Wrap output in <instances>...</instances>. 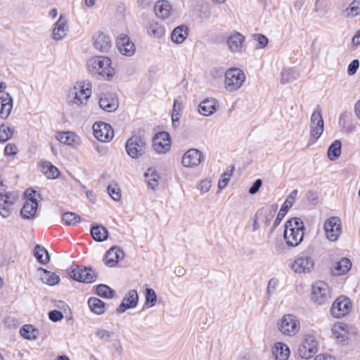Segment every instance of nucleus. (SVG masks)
<instances>
[{"label": "nucleus", "mask_w": 360, "mask_h": 360, "mask_svg": "<svg viewBox=\"0 0 360 360\" xmlns=\"http://www.w3.org/2000/svg\"><path fill=\"white\" fill-rule=\"evenodd\" d=\"M91 94V85L89 83L77 82L68 91V102L73 108H82L86 106Z\"/></svg>", "instance_id": "obj_1"}, {"label": "nucleus", "mask_w": 360, "mask_h": 360, "mask_svg": "<svg viewBox=\"0 0 360 360\" xmlns=\"http://www.w3.org/2000/svg\"><path fill=\"white\" fill-rule=\"evenodd\" d=\"M304 225L301 219L297 217L288 220L285 224L283 237L289 247H297L303 240Z\"/></svg>", "instance_id": "obj_2"}, {"label": "nucleus", "mask_w": 360, "mask_h": 360, "mask_svg": "<svg viewBox=\"0 0 360 360\" xmlns=\"http://www.w3.org/2000/svg\"><path fill=\"white\" fill-rule=\"evenodd\" d=\"M88 66L91 72L104 77H111L115 74V70L111 67V60L106 56H95L91 58Z\"/></svg>", "instance_id": "obj_3"}, {"label": "nucleus", "mask_w": 360, "mask_h": 360, "mask_svg": "<svg viewBox=\"0 0 360 360\" xmlns=\"http://www.w3.org/2000/svg\"><path fill=\"white\" fill-rule=\"evenodd\" d=\"M245 80L244 72L237 68H229L226 71L224 86L230 92L238 90Z\"/></svg>", "instance_id": "obj_4"}, {"label": "nucleus", "mask_w": 360, "mask_h": 360, "mask_svg": "<svg viewBox=\"0 0 360 360\" xmlns=\"http://www.w3.org/2000/svg\"><path fill=\"white\" fill-rule=\"evenodd\" d=\"M146 146V142L143 137L133 136L127 141L125 148L129 156L138 159L145 154Z\"/></svg>", "instance_id": "obj_5"}, {"label": "nucleus", "mask_w": 360, "mask_h": 360, "mask_svg": "<svg viewBox=\"0 0 360 360\" xmlns=\"http://www.w3.org/2000/svg\"><path fill=\"white\" fill-rule=\"evenodd\" d=\"M278 328L283 335L292 337L300 331V323L295 316L285 314L278 323Z\"/></svg>", "instance_id": "obj_6"}, {"label": "nucleus", "mask_w": 360, "mask_h": 360, "mask_svg": "<svg viewBox=\"0 0 360 360\" xmlns=\"http://www.w3.org/2000/svg\"><path fill=\"white\" fill-rule=\"evenodd\" d=\"M70 276L79 282L91 283L96 281L98 273L91 267L76 266L69 273Z\"/></svg>", "instance_id": "obj_7"}, {"label": "nucleus", "mask_w": 360, "mask_h": 360, "mask_svg": "<svg viewBox=\"0 0 360 360\" xmlns=\"http://www.w3.org/2000/svg\"><path fill=\"white\" fill-rule=\"evenodd\" d=\"M352 302L345 296H340L330 307V314L335 319H340L349 314L352 310Z\"/></svg>", "instance_id": "obj_8"}, {"label": "nucleus", "mask_w": 360, "mask_h": 360, "mask_svg": "<svg viewBox=\"0 0 360 360\" xmlns=\"http://www.w3.org/2000/svg\"><path fill=\"white\" fill-rule=\"evenodd\" d=\"M330 290L327 283L317 281L312 285L311 300L319 305L324 304L330 298Z\"/></svg>", "instance_id": "obj_9"}, {"label": "nucleus", "mask_w": 360, "mask_h": 360, "mask_svg": "<svg viewBox=\"0 0 360 360\" xmlns=\"http://www.w3.org/2000/svg\"><path fill=\"white\" fill-rule=\"evenodd\" d=\"M314 266L315 261L311 256L302 254L294 260L291 269L296 274H305L311 273Z\"/></svg>", "instance_id": "obj_10"}, {"label": "nucleus", "mask_w": 360, "mask_h": 360, "mask_svg": "<svg viewBox=\"0 0 360 360\" xmlns=\"http://www.w3.org/2000/svg\"><path fill=\"white\" fill-rule=\"evenodd\" d=\"M318 351V344L315 338L311 335H307L303 342L299 346L298 354L302 359H309Z\"/></svg>", "instance_id": "obj_11"}, {"label": "nucleus", "mask_w": 360, "mask_h": 360, "mask_svg": "<svg viewBox=\"0 0 360 360\" xmlns=\"http://www.w3.org/2000/svg\"><path fill=\"white\" fill-rule=\"evenodd\" d=\"M324 230L329 240L336 241L342 233L340 219L337 217H330L324 223Z\"/></svg>", "instance_id": "obj_12"}, {"label": "nucleus", "mask_w": 360, "mask_h": 360, "mask_svg": "<svg viewBox=\"0 0 360 360\" xmlns=\"http://www.w3.org/2000/svg\"><path fill=\"white\" fill-rule=\"evenodd\" d=\"M310 136L314 141L320 138L323 132L324 123L320 110H314L310 120Z\"/></svg>", "instance_id": "obj_13"}, {"label": "nucleus", "mask_w": 360, "mask_h": 360, "mask_svg": "<svg viewBox=\"0 0 360 360\" xmlns=\"http://www.w3.org/2000/svg\"><path fill=\"white\" fill-rule=\"evenodd\" d=\"M153 148L158 153H165L171 148L169 134L166 131H160L153 138Z\"/></svg>", "instance_id": "obj_14"}, {"label": "nucleus", "mask_w": 360, "mask_h": 360, "mask_svg": "<svg viewBox=\"0 0 360 360\" xmlns=\"http://www.w3.org/2000/svg\"><path fill=\"white\" fill-rule=\"evenodd\" d=\"M94 135L102 142H107L111 140L114 136V131L109 124L100 122L93 125Z\"/></svg>", "instance_id": "obj_15"}, {"label": "nucleus", "mask_w": 360, "mask_h": 360, "mask_svg": "<svg viewBox=\"0 0 360 360\" xmlns=\"http://www.w3.org/2000/svg\"><path fill=\"white\" fill-rule=\"evenodd\" d=\"M117 47L120 53L126 56H131L134 54L136 47L130 38L124 34H121L117 39Z\"/></svg>", "instance_id": "obj_16"}, {"label": "nucleus", "mask_w": 360, "mask_h": 360, "mask_svg": "<svg viewBox=\"0 0 360 360\" xmlns=\"http://www.w3.org/2000/svg\"><path fill=\"white\" fill-rule=\"evenodd\" d=\"M93 45L96 49L106 53L112 47V40L106 33L100 32L94 35Z\"/></svg>", "instance_id": "obj_17"}, {"label": "nucleus", "mask_w": 360, "mask_h": 360, "mask_svg": "<svg viewBox=\"0 0 360 360\" xmlns=\"http://www.w3.org/2000/svg\"><path fill=\"white\" fill-rule=\"evenodd\" d=\"M203 158L202 153L195 148L187 150L182 158V165L186 167L198 166Z\"/></svg>", "instance_id": "obj_18"}, {"label": "nucleus", "mask_w": 360, "mask_h": 360, "mask_svg": "<svg viewBox=\"0 0 360 360\" xmlns=\"http://www.w3.org/2000/svg\"><path fill=\"white\" fill-rule=\"evenodd\" d=\"M139 300V295L136 290H130L124 297L122 302L117 308V313H124L127 309L136 307Z\"/></svg>", "instance_id": "obj_19"}, {"label": "nucleus", "mask_w": 360, "mask_h": 360, "mask_svg": "<svg viewBox=\"0 0 360 360\" xmlns=\"http://www.w3.org/2000/svg\"><path fill=\"white\" fill-rule=\"evenodd\" d=\"M297 194V190L295 189L288 195L285 201L283 204L274 221V227L277 226L281 223L288 210L292 206L293 203L295 201Z\"/></svg>", "instance_id": "obj_20"}, {"label": "nucleus", "mask_w": 360, "mask_h": 360, "mask_svg": "<svg viewBox=\"0 0 360 360\" xmlns=\"http://www.w3.org/2000/svg\"><path fill=\"white\" fill-rule=\"evenodd\" d=\"M244 36L240 32H236L227 39L229 49L232 53H240L244 47Z\"/></svg>", "instance_id": "obj_21"}, {"label": "nucleus", "mask_w": 360, "mask_h": 360, "mask_svg": "<svg viewBox=\"0 0 360 360\" xmlns=\"http://www.w3.org/2000/svg\"><path fill=\"white\" fill-rule=\"evenodd\" d=\"M99 106L103 110L112 112L117 109L119 101L117 98L112 94H104L100 98Z\"/></svg>", "instance_id": "obj_22"}, {"label": "nucleus", "mask_w": 360, "mask_h": 360, "mask_svg": "<svg viewBox=\"0 0 360 360\" xmlns=\"http://www.w3.org/2000/svg\"><path fill=\"white\" fill-rule=\"evenodd\" d=\"M124 257V252L118 247L111 248L105 255V263L108 266H115Z\"/></svg>", "instance_id": "obj_23"}, {"label": "nucleus", "mask_w": 360, "mask_h": 360, "mask_svg": "<svg viewBox=\"0 0 360 360\" xmlns=\"http://www.w3.org/2000/svg\"><path fill=\"white\" fill-rule=\"evenodd\" d=\"M56 138L60 143L75 148L80 145L79 137L72 131L58 132L57 133Z\"/></svg>", "instance_id": "obj_24"}, {"label": "nucleus", "mask_w": 360, "mask_h": 360, "mask_svg": "<svg viewBox=\"0 0 360 360\" xmlns=\"http://www.w3.org/2000/svg\"><path fill=\"white\" fill-rule=\"evenodd\" d=\"M54 25L52 32L53 39L56 41L63 39L66 36L68 30L67 20L65 16L60 15L59 19Z\"/></svg>", "instance_id": "obj_25"}, {"label": "nucleus", "mask_w": 360, "mask_h": 360, "mask_svg": "<svg viewBox=\"0 0 360 360\" xmlns=\"http://www.w3.org/2000/svg\"><path fill=\"white\" fill-rule=\"evenodd\" d=\"M154 11L159 18L166 19L171 15L172 5L167 0H159L155 4Z\"/></svg>", "instance_id": "obj_26"}, {"label": "nucleus", "mask_w": 360, "mask_h": 360, "mask_svg": "<svg viewBox=\"0 0 360 360\" xmlns=\"http://www.w3.org/2000/svg\"><path fill=\"white\" fill-rule=\"evenodd\" d=\"M38 207L37 200H26L23 207L21 209L20 214L22 218L27 219H33Z\"/></svg>", "instance_id": "obj_27"}, {"label": "nucleus", "mask_w": 360, "mask_h": 360, "mask_svg": "<svg viewBox=\"0 0 360 360\" xmlns=\"http://www.w3.org/2000/svg\"><path fill=\"white\" fill-rule=\"evenodd\" d=\"M0 100L1 104L0 117L6 119L10 115L13 108V98L8 93H6L1 96Z\"/></svg>", "instance_id": "obj_28"}, {"label": "nucleus", "mask_w": 360, "mask_h": 360, "mask_svg": "<svg viewBox=\"0 0 360 360\" xmlns=\"http://www.w3.org/2000/svg\"><path fill=\"white\" fill-rule=\"evenodd\" d=\"M38 272L39 274L40 280L46 285H54L60 281L59 276L53 272H51L43 268H39Z\"/></svg>", "instance_id": "obj_29"}, {"label": "nucleus", "mask_w": 360, "mask_h": 360, "mask_svg": "<svg viewBox=\"0 0 360 360\" xmlns=\"http://www.w3.org/2000/svg\"><path fill=\"white\" fill-rule=\"evenodd\" d=\"M276 360H288L290 356L289 347L283 342H276L272 351Z\"/></svg>", "instance_id": "obj_30"}, {"label": "nucleus", "mask_w": 360, "mask_h": 360, "mask_svg": "<svg viewBox=\"0 0 360 360\" xmlns=\"http://www.w3.org/2000/svg\"><path fill=\"white\" fill-rule=\"evenodd\" d=\"M216 102L214 99H205L198 107V112L204 116L212 115L216 111Z\"/></svg>", "instance_id": "obj_31"}, {"label": "nucleus", "mask_w": 360, "mask_h": 360, "mask_svg": "<svg viewBox=\"0 0 360 360\" xmlns=\"http://www.w3.org/2000/svg\"><path fill=\"white\" fill-rule=\"evenodd\" d=\"M148 34L155 38H161L165 35V27L155 21H151L147 26Z\"/></svg>", "instance_id": "obj_32"}, {"label": "nucleus", "mask_w": 360, "mask_h": 360, "mask_svg": "<svg viewBox=\"0 0 360 360\" xmlns=\"http://www.w3.org/2000/svg\"><path fill=\"white\" fill-rule=\"evenodd\" d=\"M352 267V262L348 258H342L340 262H336L335 266L332 269V272L335 276H340L348 272Z\"/></svg>", "instance_id": "obj_33"}, {"label": "nucleus", "mask_w": 360, "mask_h": 360, "mask_svg": "<svg viewBox=\"0 0 360 360\" xmlns=\"http://www.w3.org/2000/svg\"><path fill=\"white\" fill-rule=\"evenodd\" d=\"M92 238L98 242H102L108 238V232L105 227L102 225L96 224L92 226L91 229Z\"/></svg>", "instance_id": "obj_34"}, {"label": "nucleus", "mask_w": 360, "mask_h": 360, "mask_svg": "<svg viewBox=\"0 0 360 360\" xmlns=\"http://www.w3.org/2000/svg\"><path fill=\"white\" fill-rule=\"evenodd\" d=\"M188 28L186 26L181 25L176 27L172 32L171 39L176 44L182 43L188 37Z\"/></svg>", "instance_id": "obj_35"}, {"label": "nucleus", "mask_w": 360, "mask_h": 360, "mask_svg": "<svg viewBox=\"0 0 360 360\" xmlns=\"http://www.w3.org/2000/svg\"><path fill=\"white\" fill-rule=\"evenodd\" d=\"M88 305L92 312L101 315L106 311L105 304L97 297H90L88 300Z\"/></svg>", "instance_id": "obj_36"}, {"label": "nucleus", "mask_w": 360, "mask_h": 360, "mask_svg": "<svg viewBox=\"0 0 360 360\" xmlns=\"http://www.w3.org/2000/svg\"><path fill=\"white\" fill-rule=\"evenodd\" d=\"M183 111V105L181 102L175 100L173 105L172 120L174 128H178L179 126V120Z\"/></svg>", "instance_id": "obj_37"}, {"label": "nucleus", "mask_w": 360, "mask_h": 360, "mask_svg": "<svg viewBox=\"0 0 360 360\" xmlns=\"http://www.w3.org/2000/svg\"><path fill=\"white\" fill-rule=\"evenodd\" d=\"M41 168L43 173L49 179H56L60 175L58 168L49 161L42 162Z\"/></svg>", "instance_id": "obj_38"}, {"label": "nucleus", "mask_w": 360, "mask_h": 360, "mask_svg": "<svg viewBox=\"0 0 360 360\" xmlns=\"http://www.w3.org/2000/svg\"><path fill=\"white\" fill-rule=\"evenodd\" d=\"M342 143L340 140L334 141L328 149V158L330 160H337L341 155Z\"/></svg>", "instance_id": "obj_39"}, {"label": "nucleus", "mask_w": 360, "mask_h": 360, "mask_svg": "<svg viewBox=\"0 0 360 360\" xmlns=\"http://www.w3.org/2000/svg\"><path fill=\"white\" fill-rule=\"evenodd\" d=\"M34 253L37 260L42 264H47L50 260L47 250L39 245L35 246Z\"/></svg>", "instance_id": "obj_40"}, {"label": "nucleus", "mask_w": 360, "mask_h": 360, "mask_svg": "<svg viewBox=\"0 0 360 360\" xmlns=\"http://www.w3.org/2000/svg\"><path fill=\"white\" fill-rule=\"evenodd\" d=\"M20 333L27 340H35L37 339L39 332L32 325L27 324L22 326L20 330Z\"/></svg>", "instance_id": "obj_41"}, {"label": "nucleus", "mask_w": 360, "mask_h": 360, "mask_svg": "<svg viewBox=\"0 0 360 360\" xmlns=\"http://www.w3.org/2000/svg\"><path fill=\"white\" fill-rule=\"evenodd\" d=\"M81 220L80 217L75 212H65L62 216V221L67 226H75Z\"/></svg>", "instance_id": "obj_42"}, {"label": "nucleus", "mask_w": 360, "mask_h": 360, "mask_svg": "<svg viewBox=\"0 0 360 360\" xmlns=\"http://www.w3.org/2000/svg\"><path fill=\"white\" fill-rule=\"evenodd\" d=\"M346 16L354 18L360 15V0H354L345 9Z\"/></svg>", "instance_id": "obj_43"}, {"label": "nucleus", "mask_w": 360, "mask_h": 360, "mask_svg": "<svg viewBox=\"0 0 360 360\" xmlns=\"http://www.w3.org/2000/svg\"><path fill=\"white\" fill-rule=\"evenodd\" d=\"M115 291L104 284H100L96 286V294L103 298H112L114 295Z\"/></svg>", "instance_id": "obj_44"}, {"label": "nucleus", "mask_w": 360, "mask_h": 360, "mask_svg": "<svg viewBox=\"0 0 360 360\" xmlns=\"http://www.w3.org/2000/svg\"><path fill=\"white\" fill-rule=\"evenodd\" d=\"M234 169V166H230L227 170L221 174V179L218 182L219 189H224L227 186Z\"/></svg>", "instance_id": "obj_45"}, {"label": "nucleus", "mask_w": 360, "mask_h": 360, "mask_svg": "<svg viewBox=\"0 0 360 360\" xmlns=\"http://www.w3.org/2000/svg\"><path fill=\"white\" fill-rule=\"evenodd\" d=\"M156 302L157 295L155 290L152 288H146L145 307L147 308L153 307L155 306Z\"/></svg>", "instance_id": "obj_46"}, {"label": "nucleus", "mask_w": 360, "mask_h": 360, "mask_svg": "<svg viewBox=\"0 0 360 360\" xmlns=\"http://www.w3.org/2000/svg\"><path fill=\"white\" fill-rule=\"evenodd\" d=\"M198 16L200 19H208L210 17L211 12L207 4H201L196 6Z\"/></svg>", "instance_id": "obj_47"}, {"label": "nucleus", "mask_w": 360, "mask_h": 360, "mask_svg": "<svg viewBox=\"0 0 360 360\" xmlns=\"http://www.w3.org/2000/svg\"><path fill=\"white\" fill-rule=\"evenodd\" d=\"M14 132V128L11 127H5L2 124L0 127V141L6 142L11 138Z\"/></svg>", "instance_id": "obj_48"}, {"label": "nucleus", "mask_w": 360, "mask_h": 360, "mask_svg": "<svg viewBox=\"0 0 360 360\" xmlns=\"http://www.w3.org/2000/svg\"><path fill=\"white\" fill-rule=\"evenodd\" d=\"M345 327L346 325L342 324H337L334 325L333 327L332 331L333 334L335 336L337 339H339L340 340H345Z\"/></svg>", "instance_id": "obj_49"}, {"label": "nucleus", "mask_w": 360, "mask_h": 360, "mask_svg": "<svg viewBox=\"0 0 360 360\" xmlns=\"http://www.w3.org/2000/svg\"><path fill=\"white\" fill-rule=\"evenodd\" d=\"M108 194L115 201H120L122 197L121 191L117 184L109 185L108 186Z\"/></svg>", "instance_id": "obj_50"}, {"label": "nucleus", "mask_w": 360, "mask_h": 360, "mask_svg": "<svg viewBox=\"0 0 360 360\" xmlns=\"http://www.w3.org/2000/svg\"><path fill=\"white\" fill-rule=\"evenodd\" d=\"M252 38L257 42V49H264L269 43L268 38L262 34H255L252 35Z\"/></svg>", "instance_id": "obj_51"}, {"label": "nucleus", "mask_w": 360, "mask_h": 360, "mask_svg": "<svg viewBox=\"0 0 360 360\" xmlns=\"http://www.w3.org/2000/svg\"><path fill=\"white\" fill-rule=\"evenodd\" d=\"M18 198V195L15 193H0V200L4 201V204L13 205Z\"/></svg>", "instance_id": "obj_52"}, {"label": "nucleus", "mask_w": 360, "mask_h": 360, "mask_svg": "<svg viewBox=\"0 0 360 360\" xmlns=\"http://www.w3.org/2000/svg\"><path fill=\"white\" fill-rule=\"evenodd\" d=\"M95 335L99 340L110 341L113 333L105 329L100 328L96 331Z\"/></svg>", "instance_id": "obj_53"}, {"label": "nucleus", "mask_w": 360, "mask_h": 360, "mask_svg": "<svg viewBox=\"0 0 360 360\" xmlns=\"http://www.w3.org/2000/svg\"><path fill=\"white\" fill-rule=\"evenodd\" d=\"M359 67V61L357 59L353 60L348 65L347 74L349 75H354Z\"/></svg>", "instance_id": "obj_54"}, {"label": "nucleus", "mask_w": 360, "mask_h": 360, "mask_svg": "<svg viewBox=\"0 0 360 360\" xmlns=\"http://www.w3.org/2000/svg\"><path fill=\"white\" fill-rule=\"evenodd\" d=\"M18 152L16 145L13 143H8L4 148V153L6 155H15Z\"/></svg>", "instance_id": "obj_55"}, {"label": "nucleus", "mask_w": 360, "mask_h": 360, "mask_svg": "<svg viewBox=\"0 0 360 360\" xmlns=\"http://www.w3.org/2000/svg\"><path fill=\"white\" fill-rule=\"evenodd\" d=\"M49 317L52 321L56 322L63 318V314L58 310H52L49 313Z\"/></svg>", "instance_id": "obj_56"}, {"label": "nucleus", "mask_w": 360, "mask_h": 360, "mask_svg": "<svg viewBox=\"0 0 360 360\" xmlns=\"http://www.w3.org/2000/svg\"><path fill=\"white\" fill-rule=\"evenodd\" d=\"M307 200L313 205H316L318 202V193L314 191H309L307 193Z\"/></svg>", "instance_id": "obj_57"}, {"label": "nucleus", "mask_w": 360, "mask_h": 360, "mask_svg": "<svg viewBox=\"0 0 360 360\" xmlns=\"http://www.w3.org/2000/svg\"><path fill=\"white\" fill-rule=\"evenodd\" d=\"M11 207H12L11 205H6V204L0 205V214L4 218L8 217L11 214V212L12 210Z\"/></svg>", "instance_id": "obj_58"}, {"label": "nucleus", "mask_w": 360, "mask_h": 360, "mask_svg": "<svg viewBox=\"0 0 360 360\" xmlns=\"http://www.w3.org/2000/svg\"><path fill=\"white\" fill-rule=\"evenodd\" d=\"M262 181L260 179H257L249 189V193L251 195L255 194L261 188Z\"/></svg>", "instance_id": "obj_59"}, {"label": "nucleus", "mask_w": 360, "mask_h": 360, "mask_svg": "<svg viewBox=\"0 0 360 360\" xmlns=\"http://www.w3.org/2000/svg\"><path fill=\"white\" fill-rule=\"evenodd\" d=\"M151 179H148V186L151 189L154 190L155 188L158 186V179L159 176L156 174L155 172H153L151 173Z\"/></svg>", "instance_id": "obj_60"}, {"label": "nucleus", "mask_w": 360, "mask_h": 360, "mask_svg": "<svg viewBox=\"0 0 360 360\" xmlns=\"http://www.w3.org/2000/svg\"><path fill=\"white\" fill-rule=\"evenodd\" d=\"M291 70L290 69H284L281 75V81L282 83H287V82H290L291 80V78H290V75H291Z\"/></svg>", "instance_id": "obj_61"}, {"label": "nucleus", "mask_w": 360, "mask_h": 360, "mask_svg": "<svg viewBox=\"0 0 360 360\" xmlns=\"http://www.w3.org/2000/svg\"><path fill=\"white\" fill-rule=\"evenodd\" d=\"M211 181L209 180H203L200 184V190L202 193H207L211 187Z\"/></svg>", "instance_id": "obj_62"}, {"label": "nucleus", "mask_w": 360, "mask_h": 360, "mask_svg": "<svg viewBox=\"0 0 360 360\" xmlns=\"http://www.w3.org/2000/svg\"><path fill=\"white\" fill-rule=\"evenodd\" d=\"M314 360H335V359L329 354H319Z\"/></svg>", "instance_id": "obj_63"}, {"label": "nucleus", "mask_w": 360, "mask_h": 360, "mask_svg": "<svg viewBox=\"0 0 360 360\" xmlns=\"http://www.w3.org/2000/svg\"><path fill=\"white\" fill-rule=\"evenodd\" d=\"M352 44L354 46H357L360 44V30L356 32L354 36L352 38Z\"/></svg>", "instance_id": "obj_64"}]
</instances>
